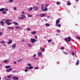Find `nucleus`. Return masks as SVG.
I'll return each instance as SVG.
<instances>
[{"label":"nucleus","instance_id":"55","mask_svg":"<svg viewBox=\"0 0 80 80\" xmlns=\"http://www.w3.org/2000/svg\"><path fill=\"white\" fill-rule=\"evenodd\" d=\"M33 59H38V58H34Z\"/></svg>","mask_w":80,"mask_h":80},{"label":"nucleus","instance_id":"17","mask_svg":"<svg viewBox=\"0 0 80 80\" xmlns=\"http://www.w3.org/2000/svg\"><path fill=\"white\" fill-rule=\"evenodd\" d=\"M27 68H28V69H32L33 68V66H30V67H27Z\"/></svg>","mask_w":80,"mask_h":80},{"label":"nucleus","instance_id":"33","mask_svg":"<svg viewBox=\"0 0 80 80\" xmlns=\"http://www.w3.org/2000/svg\"><path fill=\"white\" fill-rule=\"evenodd\" d=\"M64 47H62V48H60L59 49H64Z\"/></svg>","mask_w":80,"mask_h":80},{"label":"nucleus","instance_id":"46","mask_svg":"<svg viewBox=\"0 0 80 80\" xmlns=\"http://www.w3.org/2000/svg\"><path fill=\"white\" fill-rule=\"evenodd\" d=\"M22 59H19V60H18V62H20V61H22Z\"/></svg>","mask_w":80,"mask_h":80},{"label":"nucleus","instance_id":"22","mask_svg":"<svg viewBox=\"0 0 80 80\" xmlns=\"http://www.w3.org/2000/svg\"><path fill=\"white\" fill-rule=\"evenodd\" d=\"M68 6H70L71 4V2H68V3H67Z\"/></svg>","mask_w":80,"mask_h":80},{"label":"nucleus","instance_id":"60","mask_svg":"<svg viewBox=\"0 0 80 80\" xmlns=\"http://www.w3.org/2000/svg\"><path fill=\"white\" fill-rule=\"evenodd\" d=\"M44 68L43 66H42V68H41V69H43Z\"/></svg>","mask_w":80,"mask_h":80},{"label":"nucleus","instance_id":"24","mask_svg":"<svg viewBox=\"0 0 80 80\" xmlns=\"http://www.w3.org/2000/svg\"><path fill=\"white\" fill-rule=\"evenodd\" d=\"M28 11H32V8L31 7L29 9H28Z\"/></svg>","mask_w":80,"mask_h":80},{"label":"nucleus","instance_id":"6","mask_svg":"<svg viewBox=\"0 0 80 80\" xmlns=\"http://www.w3.org/2000/svg\"><path fill=\"white\" fill-rule=\"evenodd\" d=\"M60 22V21L59 19H57L56 21V26H58V24H59V23Z\"/></svg>","mask_w":80,"mask_h":80},{"label":"nucleus","instance_id":"19","mask_svg":"<svg viewBox=\"0 0 80 80\" xmlns=\"http://www.w3.org/2000/svg\"><path fill=\"white\" fill-rule=\"evenodd\" d=\"M36 32H37L36 31H33V32H32V34H33V35L35 34Z\"/></svg>","mask_w":80,"mask_h":80},{"label":"nucleus","instance_id":"5","mask_svg":"<svg viewBox=\"0 0 80 80\" xmlns=\"http://www.w3.org/2000/svg\"><path fill=\"white\" fill-rule=\"evenodd\" d=\"M31 41L32 43H33V42H35L36 41V40L35 39L32 38V39H31Z\"/></svg>","mask_w":80,"mask_h":80},{"label":"nucleus","instance_id":"18","mask_svg":"<svg viewBox=\"0 0 80 80\" xmlns=\"http://www.w3.org/2000/svg\"><path fill=\"white\" fill-rule=\"evenodd\" d=\"M38 55L39 56H41L42 55V53L41 52H38Z\"/></svg>","mask_w":80,"mask_h":80},{"label":"nucleus","instance_id":"9","mask_svg":"<svg viewBox=\"0 0 80 80\" xmlns=\"http://www.w3.org/2000/svg\"><path fill=\"white\" fill-rule=\"evenodd\" d=\"M33 9L35 11H37L38 9V7H35V6H34L33 8Z\"/></svg>","mask_w":80,"mask_h":80},{"label":"nucleus","instance_id":"62","mask_svg":"<svg viewBox=\"0 0 80 80\" xmlns=\"http://www.w3.org/2000/svg\"><path fill=\"white\" fill-rule=\"evenodd\" d=\"M1 77H0V80H1Z\"/></svg>","mask_w":80,"mask_h":80},{"label":"nucleus","instance_id":"26","mask_svg":"<svg viewBox=\"0 0 80 80\" xmlns=\"http://www.w3.org/2000/svg\"><path fill=\"white\" fill-rule=\"evenodd\" d=\"M4 62H9L8 61V60H7V59H6V60H5L4 61Z\"/></svg>","mask_w":80,"mask_h":80},{"label":"nucleus","instance_id":"63","mask_svg":"<svg viewBox=\"0 0 80 80\" xmlns=\"http://www.w3.org/2000/svg\"><path fill=\"white\" fill-rule=\"evenodd\" d=\"M52 44H54V42H52Z\"/></svg>","mask_w":80,"mask_h":80},{"label":"nucleus","instance_id":"44","mask_svg":"<svg viewBox=\"0 0 80 80\" xmlns=\"http://www.w3.org/2000/svg\"><path fill=\"white\" fill-rule=\"evenodd\" d=\"M28 46H29V47H31V45L30 44H28Z\"/></svg>","mask_w":80,"mask_h":80},{"label":"nucleus","instance_id":"59","mask_svg":"<svg viewBox=\"0 0 80 80\" xmlns=\"http://www.w3.org/2000/svg\"><path fill=\"white\" fill-rule=\"evenodd\" d=\"M76 2H78L79 1V0H75Z\"/></svg>","mask_w":80,"mask_h":80},{"label":"nucleus","instance_id":"58","mask_svg":"<svg viewBox=\"0 0 80 80\" xmlns=\"http://www.w3.org/2000/svg\"><path fill=\"white\" fill-rule=\"evenodd\" d=\"M11 80V79H7V80Z\"/></svg>","mask_w":80,"mask_h":80},{"label":"nucleus","instance_id":"39","mask_svg":"<svg viewBox=\"0 0 80 80\" xmlns=\"http://www.w3.org/2000/svg\"><path fill=\"white\" fill-rule=\"evenodd\" d=\"M28 71V69H27V67H26V69L25 70V72H27V71Z\"/></svg>","mask_w":80,"mask_h":80},{"label":"nucleus","instance_id":"47","mask_svg":"<svg viewBox=\"0 0 80 80\" xmlns=\"http://www.w3.org/2000/svg\"><path fill=\"white\" fill-rule=\"evenodd\" d=\"M36 54H34V55L32 57H35L36 56Z\"/></svg>","mask_w":80,"mask_h":80},{"label":"nucleus","instance_id":"27","mask_svg":"<svg viewBox=\"0 0 80 80\" xmlns=\"http://www.w3.org/2000/svg\"><path fill=\"white\" fill-rule=\"evenodd\" d=\"M46 26L47 27L48 26H50V25L49 24L46 23Z\"/></svg>","mask_w":80,"mask_h":80},{"label":"nucleus","instance_id":"61","mask_svg":"<svg viewBox=\"0 0 80 80\" xmlns=\"http://www.w3.org/2000/svg\"><path fill=\"white\" fill-rule=\"evenodd\" d=\"M25 41V40H22V41Z\"/></svg>","mask_w":80,"mask_h":80},{"label":"nucleus","instance_id":"64","mask_svg":"<svg viewBox=\"0 0 80 80\" xmlns=\"http://www.w3.org/2000/svg\"><path fill=\"white\" fill-rule=\"evenodd\" d=\"M0 66H2V64H0Z\"/></svg>","mask_w":80,"mask_h":80},{"label":"nucleus","instance_id":"16","mask_svg":"<svg viewBox=\"0 0 80 80\" xmlns=\"http://www.w3.org/2000/svg\"><path fill=\"white\" fill-rule=\"evenodd\" d=\"M13 24H15V25H18L19 24L18 23V22H15V21H14L13 22Z\"/></svg>","mask_w":80,"mask_h":80},{"label":"nucleus","instance_id":"20","mask_svg":"<svg viewBox=\"0 0 80 80\" xmlns=\"http://www.w3.org/2000/svg\"><path fill=\"white\" fill-rule=\"evenodd\" d=\"M6 68H11V66H5Z\"/></svg>","mask_w":80,"mask_h":80},{"label":"nucleus","instance_id":"52","mask_svg":"<svg viewBox=\"0 0 80 80\" xmlns=\"http://www.w3.org/2000/svg\"><path fill=\"white\" fill-rule=\"evenodd\" d=\"M35 39H37L38 38L37 36H35Z\"/></svg>","mask_w":80,"mask_h":80},{"label":"nucleus","instance_id":"25","mask_svg":"<svg viewBox=\"0 0 80 80\" xmlns=\"http://www.w3.org/2000/svg\"><path fill=\"white\" fill-rule=\"evenodd\" d=\"M4 10V8H2L0 9V11H3Z\"/></svg>","mask_w":80,"mask_h":80},{"label":"nucleus","instance_id":"28","mask_svg":"<svg viewBox=\"0 0 80 80\" xmlns=\"http://www.w3.org/2000/svg\"><path fill=\"white\" fill-rule=\"evenodd\" d=\"M3 12V13L4 14H6V13H7L6 11H5L4 10L3 11V12Z\"/></svg>","mask_w":80,"mask_h":80},{"label":"nucleus","instance_id":"14","mask_svg":"<svg viewBox=\"0 0 80 80\" xmlns=\"http://www.w3.org/2000/svg\"><path fill=\"white\" fill-rule=\"evenodd\" d=\"M12 47L13 48H15L16 47V45L15 44H13L12 46Z\"/></svg>","mask_w":80,"mask_h":80},{"label":"nucleus","instance_id":"31","mask_svg":"<svg viewBox=\"0 0 80 80\" xmlns=\"http://www.w3.org/2000/svg\"><path fill=\"white\" fill-rule=\"evenodd\" d=\"M0 43H2L5 44V41H1Z\"/></svg>","mask_w":80,"mask_h":80},{"label":"nucleus","instance_id":"54","mask_svg":"<svg viewBox=\"0 0 80 80\" xmlns=\"http://www.w3.org/2000/svg\"><path fill=\"white\" fill-rule=\"evenodd\" d=\"M8 29H11V27H8Z\"/></svg>","mask_w":80,"mask_h":80},{"label":"nucleus","instance_id":"13","mask_svg":"<svg viewBox=\"0 0 80 80\" xmlns=\"http://www.w3.org/2000/svg\"><path fill=\"white\" fill-rule=\"evenodd\" d=\"M40 49H41V50H42V52L44 51L45 50V48H42V47L40 48Z\"/></svg>","mask_w":80,"mask_h":80},{"label":"nucleus","instance_id":"50","mask_svg":"<svg viewBox=\"0 0 80 80\" xmlns=\"http://www.w3.org/2000/svg\"><path fill=\"white\" fill-rule=\"evenodd\" d=\"M5 11H8V9L7 8L5 9Z\"/></svg>","mask_w":80,"mask_h":80},{"label":"nucleus","instance_id":"38","mask_svg":"<svg viewBox=\"0 0 80 80\" xmlns=\"http://www.w3.org/2000/svg\"><path fill=\"white\" fill-rule=\"evenodd\" d=\"M35 69H39V68H38V67H35Z\"/></svg>","mask_w":80,"mask_h":80},{"label":"nucleus","instance_id":"32","mask_svg":"<svg viewBox=\"0 0 80 80\" xmlns=\"http://www.w3.org/2000/svg\"><path fill=\"white\" fill-rule=\"evenodd\" d=\"M48 42H50L51 41H52V39H49L48 41Z\"/></svg>","mask_w":80,"mask_h":80},{"label":"nucleus","instance_id":"12","mask_svg":"<svg viewBox=\"0 0 80 80\" xmlns=\"http://www.w3.org/2000/svg\"><path fill=\"white\" fill-rule=\"evenodd\" d=\"M12 68H10L9 69H6V71L7 72H10V71H12Z\"/></svg>","mask_w":80,"mask_h":80},{"label":"nucleus","instance_id":"15","mask_svg":"<svg viewBox=\"0 0 80 80\" xmlns=\"http://www.w3.org/2000/svg\"><path fill=\"white\" fill-rule=\"evenodd\" d=\"M16 29H21V28H20V26H16L15 27Z\"/></svg>","mask_w":80,"mask_h":80},{"label":"nucleus","instance_id":"11","mask_svg":"<svg viewBox=\"0 0 80 80\" xmlns=\"http://www.w3.org/2000/svg\"><path fill=\"white\" fill-rule=\"evenodd\" d=\"M79 60H77V62L76 63V65H78V64H79Z\"/></svg>","mask_w":80,"mask_h":80},{"label":"nucleus","instance_id":"42","mask_svg":"<svg viewBox=\"0 0 80 80\" xmlns=\"http://www.w3.org/2000/svg\"><path fill=\"white\" fill-rule=\"evenodd\" d=\"M77 38H78V39H80V38L78 36H77L76 37Z\"/></svg>","mask_w":80,"mask_h":80},{"label":"nucleus","instance_id":"30","mask_svg":"<svg viewBox=\"0 0 80 80\" xmlns=\"http://www.w3.org/2000/svg\"><path fill=\"white\" fill-rule=\"evenodd\" d=\"M61 26V24H58V27H59V28H60Z\"/></svg>","mask_w":80,"mask_h":80},{"label":"nucleus","instance_id":"43","mask_svg":"<svg viewBox=\"0 0 80 80\" xmlns=\"http://www.w3.org/2000/svg\"><path fill=\"white\" fill-rule=\"evenodd\" d=\"M2 32H0V36H2Z\"/></svg>","mask_w":80,"mask_h":80},{"label":"nucleus","instance_id":"29","mask_svg":"<svg viewBox=\"0 0 80 80\" xmlns=\"http://www.w3.org/2000/svg\"><path fill=\"white\" fill-rule=\"evenodd\" d=\"M7 78H10L11 76H10V75H8V76H7Z\"/></svg>","mask_w":80,"mask_h":80},{"label":"nucleus","instance_id":"10","mask_svg":"<svg viewBox=\"0 0 80 80\" xmlns=\"http://www.w3.org/2000/svg\"><path fill=\"white\" fill-rule=\"evenodd\" d=\"M0 23L1 24L2 26H4V22L3 21H1L0 22Z\"/></svg>","mask_w":80,"mask_h":80},{"label":"nucleus","instance_id":"2","mask_svg":"<svg viewBox=\"0 0 80 80\" xmlns=\"http://www.w3.org/2000/svg\"><path fill=\"white\" fill-rule=\"evenodd\" d=\"M64 40L66 41L67 43L69 44V42L68 41H71V37H68V38H65Z\"/></svg>","mask_w":80,"mask_h":80},{"label":"nucleus","instance_id":"35","mask_svg":"<svg viewBox=\"0 0 80 80\" xmlns=\"http://www.w3.org/2000/svg\"><path fill=\"white\" fill-rule=\"evenodd\" d=\"M71 52H72V55H74L75 53H74V52L73 51H71Z\"/></svg>","mask_w":80,"mask_h":80},{"label":"nucleus","instance_id":"7","mask_svg":"<svg viewBox=\"0 0 80 80\" xmlns=\"http://www.w3.org/2000/svg\"><path fill=\"white\" fill-rule=\"evenodd\" d=\"M45 15H46L45 13H43V14H40V17H41V18L45 17Z\"/></svg>","mask_w":80,"mask_h":80},{"label":"nucleus","instance_id":"40","mask_svg":"<svg viewBox=\"0 0 80 80\" xmlns=\"http://www.w3.org/2000/svg\"><path fill=\"white\" fill-rule=\"evenodd\" d=\"M28 66H29L30 67V66H32V64H30V63H28Z\"/></svg>","mask_w":80,"mask_h":80},{"label":"nucleus","instance_id":"37","mask_svg":"<svg viewBox=\"0 0 80 80\" xmlns=\"http://www.w3.org/2000/svg\"><path fill=\"white\" fill-rule=\"evenodd\" d=\"M63 53H64V54H66V55L68 54L67 52H63Z\"/></svg>","mask_w":80,"mask_h":80},{"label":"nucleus","instance_id":"21","mask_svg":"<svg viewBox=\"0 0 80 80\" xmlns=\"http://www.w3.org/2000/svg\"><path fill=\"white\" fill-rule=\"evenodd\" d=\"M11 43H12V41L10 40H9V41L8 42V44H11Z\"/></svg>","mask_w":80,"mask_h":80},{"label":"nucleus","instance_id":"48","mask_svg":"<svg viewBox=\"0 0 80 80\" xmlns=\"http://www.w3.org/2000/svg\"><path fill=\"white\" fill-rule=\"evenodd\" d=\"M11 29H14V28H13V27H11Z\"/></svg>","mask_w":80,"mask_h":80},{"label":"nucleus","instance_id":"53","mask_svg":"<svg viewBox=\"0 0 80 80\" xmlns=\"http://www.w3.org/2000/svg\"><path fill=\"white\" fill-rule=\"evenodd\" d=\"M22 14H25V12H24V11H22Z\"/></svg>","mask_w":80,"mask_h":80},{"label":"nucleus","instance_id":"3","mask_svg":"<svg viewBox=\"0 0 80 80\" xmlns=\"http://www.w3.org/2000/svg\"><path fill=\"white\" fill-rule=\"evenodd\" d=\"M42 7H41V9L43 11H47L48 8H46V7H45V9H43V7L44 6V5L43 4H42L41 5Z\"/></svg>","mask_w":80,"mask_h":80},{"label":"nucleus","instance_id":"8","mask_svg":"<svg viewBox=\"0 0 80 80\" xmlns=\"http://www.w3.org/2000/svg\"><path fill=\"white\" fill-rule=\"evenodd\" d=\"M12 79L14 80H18V77H16V76H13V77H12Z\"/></svg>","mask_w":80,"mask_h":80},{"label":"nucleus","instance_id":"45","mask_svg":"<svg viewBox=\"0 0 80 80\" xmlns=\"http://www.w3.org/2000/svg\"><path fill=\"white\" fill-rule=\"evenodd\" d=\"M16 71H17L16 70H14V71H12V72H16Z\"/></svg>","mask_w":80,"mask_h":80},{"label":"nucleus","instance_id":"36","mask_svg":"<svg viewBox=\"0 0 80 80\" xmlns=\"http://www.w3.org/2000/svg\"><path fill=\"white\" fill-rule=\"evenodd\" d=\"M27 30L28 31H30L31 30L30 28H27Z\"/></svg>","mask_w":80,"mask_h":80},{"label":"nucleus","instance_id":"4","mask_svg":"<svg viewBox=\"0 0 80 80\" xmlns=\"http://www.w3.org/2000/svg\"><path fill=\"white\" fill-rule=\"evenodd\" d=\"M21 17H19V19H23V18H26V16L24 14H21Z\"/></svg>","mask_w":80,"mask_h":80},{"label":"nucleus","instance_id":"34","mask_svg":"<svg viewBox=\"0 0 80 80\" xmlns=\"http://www.w3.org/2000/svg\"><path fill=\"white\" fill-rule=\"evenodd\" d=\"M28 17H32V15H29V14H28Z\"/></svg>","mask_w":80,"mask_h":80},{"label":"nucleus","instance_id":"51","mask_svg":"<svg viewBox=\"0 0 80 80\" xmlns=\"http://www.w3.org/2000/svg\"><path fill=\"white\" fill-rule=\"evenodd\" d=\"M12 1H13V0H9V2H12Z\"/></svg>","mask_w":80,"mask_h":80},{"label":"nucleus","instance_id":"23","mask_svg":"<svg viewBox=\"0 0 80 80\" xmlns=\"http://www.w3.org/2000/svg\"><path fill=\"white\" fill-rule=\"evenodd\" d=\"M57 5H60V4H61V2L59 1H58L57 2Z\"/></svg>","mask_w":80,"mask_h":80},{"label":"nucleus","instance_id":"57","mask_svg":"<svg viewBox=\"0 0 80 80\" xmlns=\"http://www.w3.org/2000/svg\"><path fill=\"white\" fill-rule=\"evenodd\" d=\"M14 64H17V62H16V61H15L14 62Z\"/></svg>","mask_w":80,"mask_h":80},{"label":"nucleus","instance_id":"1","mask_svg":"<svg viewBox=\"0 0 80 80\" xmlns=\"http://www.w3.org/2000/svg\"><path fill=\"white\" fill-rule=\"evenodd\" d=\"M11 22L10 19H7L5 21V23H7V25H11L12 24V22Z\"/></svg>","mask_w":80,"mask_h":80},{"label":"nucleus","instance_id":"41","mask_svg":"<svg viewBox=\"0 0 80 80\" xmlns=\"http://www.w3.org/2000/svg\"><path fill=\"white\" fill-rule=\"evenodd\" d=\"M14 10H16L17 8L16 7H14Z\"/></svg>","mask_w":80,"mask_h":80},{"label":"nucleus","instance_id":"56","mask_svg":"<svg viewBox=\"0 0 80 80\" xmlns=\"http://www.w3.org/2000/svg\"><path fill=\"white\" fill-rule=\"evenodd\" d=\"M57 31H58V32H60V30H58V29H57Z\"/></svg>","mask_w":80,"mask_h":80},{"label":"nucleus","instance_id":"49","mask_svg":"<svg viewBox=\"0 0 80 80\" xmlns=\"http://www.w3.org/2000/svg\"><path fill=\"white\" fill-rule=\"evenodd\" d=\"M48 4H46L45 7H46V8H47V7H48Z\"/></svg>","mask_w":80,"mask_h":80}]
</instances>
